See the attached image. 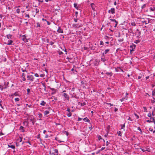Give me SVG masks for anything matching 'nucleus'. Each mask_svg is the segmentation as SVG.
<instances>
[{
  "label": "nucleus",
  "instance_id": "e433bc0d",
  "mask_svg": "<svg viewBox=\"0 0 155 155\" xmlns=\"http://www.w3.org/2000/svg\"><path fill=\"white\" fill-rule=\"evenodd\" d=\"M74 7L76 8H78V7H77V4L76 3H74Z\"/></svg>",
  "mask_w": 155,
  "mask_h": 155
},
{
  "label": "nucleus",
  "instance_id": "b1692460",
  "mask_svg": "<svg viewBox=\"0 0 155 155\" xmlns=\"http://www.w3.org/2000/svg\"><path fill=\"white\" fill-rule=\"evenodd\" d=\"M120 126L121 127V129L124 128L125 127V123L123 124H120Z\"/></svg>",
  "mask_w": 155,
  "mask_h": 155
},
{
  "label": "nucleus",
  "instance_id": "72a5a7b5",
  "mask_svg": "<svg viewBox=\"0 0 155 155\" xmlns=\"http://www.w3.org/2000/svg\"><path fill=\"white\" fill-rule=\"evenodd\" d=\"M150 10L151 11H154L155 10V8L154 7L153 8H150Z\"/></svg>",
  "mask_w": 155,
  "mask_h": 155
},
{
  "label": "nucleus",
  "instance_id": "864d4df0",
  "mask_svg": "<svg viewBox=\"0 0 155 155\" xmlns=\"http://www.w3.org/2000/svg\"><path fill=\"white\" fill-rule=\"evenodd\" d=\"M135 23L134 22H133L131 23V25L135 26Z\"/></svg>",
  "mask_w": 155,
  "mask_h": 155
},
{
  "label": "nucleus",
  "instance_id": "0eeeda50",
  "mask_svg": "<svg viewBox=\"0 0 155 155\" xmlns=\"http://www.w3.org/2000/svg\"><path fill=\"white\" fill-rule=\"evenodd\" d=\"M50 89L53 91V92L51 93V94L53 95L55 94L56 92V89L54 88H51L50 87H49Z\"/></svg>",
  "mask_w": 155,
  "mask_h": 155
},
{
  "label": "nucleus",
  "instance_id": "69168bd1",
  "mask_svg": "<svg viewBox=\"0 0 155 155\" xmlns=\"http://www.w3.org/2000/svg\"><path fill=\"white\" fill-rule=\"evenodd\" d=\"M82 120V118H81L79 117L78 118V121H80L81 120Z\"/></svg>",
  "mask_w": 155,
  "mask_h": 155
},
{
  "label": "nucleus",
  "instance_id": "f704fd0d",
  "mask_svg": "<svg viewBox=\"0 0 155 155\" xmlns=\"http://www.w3.org/2000/svg\"><path fill=\"white\" fill-rule=\"evenodd\" d=\"M101 61H102L103 62H104L105 61L106 59L104 58H101Z\"/></svg>",
  "mask_w": 155,
  "mask_h": 155
},
{
  "label": "nucleus",
  "instance_id": "5fc2aeb1",
  "mask_svg": "<svg viewBox=\"0 0 155 155\" xmlns=\"http://www.w3.org/2000/svg\"><path fill=\"white\" fill-rule=\"evenodd\" d=\"M67 111H68V112H70V109L69 107L66 110Z\"/></svg>",
  "mask_w": 155,
  "mask_h": 155
},
{
  "label": "nucleus",
  "instance_id": "2eb2a0df",
  "mask_svg": "<svg viewBox=\"0 0 155 155\" xmlns=\"http://www.w3.org/2000/svg\"><path fill=\"white\" fill-rule=\"evenodd\" d=\"M29 120H30V121H31L32 124H33L34 125V118H33L32 117H31V118H29Z\"/></svg>",
  "mask_w": 155,
  "mask_h": 155
},
{
  "label": "nucleus",
  "instance_id": "f3484780",
  "mask_svg": "<svg viewBox=\"0 0 155 155\" xmlns=\"http://www.w3.org/2000/svg\"><path fill=\"white\" fill-rule=\"evenodd\" d=\"M8 147L11 148L12 149H15V147L14 145H8Z\"/></svg>",
  "mask_w": 155,
  "mask_h": 155
},
{
  "label": "nucleus",
  "instance_id": "bb28decb",
  "mask_svg": "<svg viewBox=\"0 0 155 155\" xmlns=\"http://www.w3.org/2000/svg\"><path fill=\"white\" fill-rule=\"evenodd\" d=\"M110 51V49H106L104 51V53L105 54H107V53H108Z\"/></svg>",
  "mask_w": 155,
  "mask_h": 155
},
{
  "label": "nucleus",
  "instance_id": "ea45409f",
  "mask_svg": "<svg viewBox=\"0 0 155 155\" xmlns=\"http://www.w3.org/2000/svg\"><path fill=\"white\" fill-rule=\"evenodd\" d=\"M143 109H144V110L145 112H146L147 111V108L145 107H143Z\"/></svg>",
  "mask_w": 155,
  "mask_h": 155
},
{
  "label": "nucleus",
  "instance_id": "9b49d317",
  "mask_svg": "<svg viewBox=\"0 0 155 155\" xmlns=\"http://www.w3.org/2000/svg\"><path fill=\"white\" fill-rule=\"evenodd\" d=\"M83 120L85 122H90V120L87 118V117H86L83 119Z\"/></svg>",
  "mask_w": 155,
  "mask_h": 155
},
{
  "label": "nucleus",
  "instance_id": "de8ad7c7",
  "mask_svg": "<svg viewBox=\"0 0 155 155\" xmlns=\"http://www.w3.org/2000/svg\"><path fill=\"white\" fill-rule=\"evenodd\" d=\"M15 101H19V99L18 98H15Z\"/></svg>",
  "mask_w": 155,
  "mask_h": 155
},
{
  "label": "nucleus",
  "instance_id": "393cba45",
  "mask_svg": "<svg viewBox=\"0 0 155 155\" xmlns=\"http://www.w3.org/2000/svg\"><path fill=\"white\" fill-rule=\"evenodd\" d=\"M42 21L43 22L44 24H46L47 22V21L45 19L43 18L42 19Z\"/></svg>",
  "mask_w": 155,
  "mask_h": 155
},
{
  "label": "nucleus",
  "instance_id": "cd10ccee",
  "mask_svg": "<svg viewBox=\"0 0 155 155\" xmlns=\"http://www.w3.org/2000/svg\"><path fill=\"white\" fill-rule=\"evenodd\" d=\"M21 70L24 73V72H27V71H26V68H25V69H23V68H21Z\"/></svg>",
  "mask_w": 155,
  "mask_h": 155
},
{
  "label": "nucleus",
  "instance_id": "9d476101",
  "mask_svg": "<svg viewBox=\"0 0 155 155\" xmlns=\"http://www.w3.org/2000/svg\"><path fill=\"white\" fill-rule=\"evenodd\" d=\"M46 104V102H45L44 101H41L40 105L42 106H45Z\"/></svg>",
  "mask_w": 155,
  "mask_h": 155
},
{
  "label": "nucleus",
  "instance_id": "4468645a",
  "mask_svg": "<svg viewBox=\"0 0 155 155\" xmlns=\"http://www.w3.org/2000/svg\"><path fill=\"white\" fill-rule=\"evenodd\" d=\"M126 118L127 119L129 120L130 121H132L133 120L129 116H127L126 117Z\"/></svg>",
  "mask_w": 155,
  "mask_h": 155
},
{
  "label": "nucleus",
  "instance_id": "052dcab7",
  "mask_svg": "<svg viewBox=\"0 0 155 155\" xmlns=\"http://www.w3.org/2000/svg\"><path fill=\"white\" fill-rule=\"evenodd\" d=\"M24 127L22 126H21L20 127V130H23Z\"/></svg>",
  "mask_w": 155,
  "mask_h": 155
},
{
  "label": "nucleus",
  "instance_id": "a878e982",
  "mask_svg": "<svg viewBox=\"0 0 155 155\" xmlns=\"http://www.w3.org/2000/svg\"><path fill=\"white\" fill-rule=\"evenodd\" d=\"M57 32L58 33H63V30H57Z\"/></svg>",
  "mask_w": 155,
  "mask_h": 155
},
{
  "label": "nucleus",
  "instance_id": "473e14b6",
  "mask_svg": "<svg viewBox=\"0 0 155 155\" xmlns=\"http://www.w3.org/2000/svg\"><path fill=\"white\" fill-rule=\"evenodd\" d=\"M30 92V89L29 88H28L27 89V94H29Z\"/></svg>",
  "mask_w": 155,
  "mask_h": 155
},
{
  "label": "nucleus",
  "instance_id": "6e6552de",
  "mask_svg": "<svg viewBox=\"0 0 155 155\" xmlns=\"http://www.w3.org/2000/svg\"><path fill=\"white\" fill-rule=\"evenodd\" d=\"M141 150L143 152L146 151H148V152H150V149H148L147 148H146V147H145L143 149H141Z\"/></svg>",
  "mask_w": 155,
  "mask_h": 155
},
{
  "label": "nucleus",
  "instance_id": "aec40b11",
  "mask_svg": "<svg viewBox=\"0 0 155 155\" xmlns=\"http://www.w3.org/2000/svg\"><path fill=\"white\" fill-rule=\"evenodd\" d=\"M91 6L93 10H94L95 9V5L94 3H92L91 4Z\"/></svg>",
  "mask_w": 155,
  "mask_h": 155
},
{
  "label": "nucleus",
  "instance_id": "c03bdc74",
  "mask_svg": "<svg viewBox=\"0 0 155 155\" xmlns=\"http://www.w3.org/2000/svg\"><path fill=\"white\" fill-rule=\"evenodd\" d=\"M18 140L19 141V142H21L22 141V138L21 137H20L18 139Z\"/></svg>",
  "mask_w": 155,
  "mask_h": 155
},
{
  "label": "nucleus",
  "instance_id": "bf43d9fd",
  "mask_svg": "<svg viewBox=\"0 0 155 155\" xmlns=\"http://www.w3.org/2000/svg\"><path fill=\"white\" fill-rule=\"evenodd\" d=\"M98 138L99 140H100L101 139H102V137L101 136H99L98 137Z\"/></svg>",
  "mask_w": 155,
  "mask_h": 155
},
{
  "label": "nucleus",
  "instance_id": "c9c22d12",
  "mask_svg": "<svg viewBox=\"0 0 155 155\" xmlns=\"http://www.w3.org/2000/svg\"><path fill=\"white\" fill-rule=\"evenodd\" d=\"M150 119L152 120V121H153V122H154V123L155 124V120H154V118L153 117H152L150 118Z\"/></svg>",
  "mask_w": 155,
  "mask_h": 155
},
{
  "label": "nucleus",
  "instance_id": "412c9836",
  "mask_svg": "<svg viewBox=\"0 0 155 155\" xmlns=\"http://www.w3.org/2000/svg\"><path fill=\"white\" fill-rule=\"evenodd\" d=\"M112 21H113L115 22L116 23L115 25H114V27H116V26H117V24L118 23V22H117L115 19H113L112 20Z\"/></svg>",
  "mask_w": 155,
  "mask_h": 155
},
{
  "label": "nucleus",
  "instance_id": "0e129e2a",
  "mask_svg": "<svg viewBox=\"0 0 155 155\" xmlns=\"http://www.w3.org/2000/svg\"><path fill=\"white\" fill-rule=\"evenodd\" d=\"M100 45H104V42H103V41H100Z\"/></svg>",
  "mask_w": 155,
  "mask_h": 155
},
{
  "label": "nucleus",
  "instance_id": "3c124183",
  "mask_svg": "<svg viewBox=\"0 0 155 155\" xmlns=\"http://www.w3.org/2000/svg\"><path fill=\"white\" fill-rule=\"evenodd\" d=\"M22 40L23 41V40H25L26 38V36H25V35H24L22 36Z\"/></svg>",
  "mask_w": 155,
  "mask_h": 155
},
{
  "label": "nucleus",
  "instance_id": "423d86ee",
  "mask_svg": "<svg viewBox=\"0 0 155 155\" xmlns=\"http://www.w3.org/2000/svg\"><path fill=\"white\" fill-rule=\"evenodd\" d=\"M115 9L114 8H111L110 10L108 11V12L109 13H112L114 14L115 13Z\"/></svg>",
  "mask_w": 155,
  "mask_h": 155
},
{
  "label": "nucleus",
  "instance_id": "f257e3e1",
  "mask_svg": "<svg viewBox=\"0 0 155 155\" xmlns=\"http://www.w3.org/2000/svg\"><path fill=\"white\" fill-rule=\"evenodd\" d=\"M27 80L33 82L34 81V77L32 75H27Z\"/></svg>",
  "mask_w": 155,
  "mask_h": 155
},
{
  "label": "nucleus",
  "instance_id": "49530a36",
  "mask_svg": "<svg viewBox=\"0 0 155 155\" xmlns=\"http://www.w3.org/2000/svg\"><path fill=\"white\" fill-rule=\"evenodd\" d=\"M151 115H152L150 113L148 114L147 115L148 116L150 117V118L152 117Z\"/></svg>",
  "mask_w": 155,
  "mask_h": 155
},
{
  "label": "nucleus",
  "instance_id": "c85d7f7f",
  "mask_svg": "<svg viewBox=\"0 0 155 155\" xmlns=\"http://www.w3.org/2000/svg\"><path fill=\"white\" fill-rule=\"evenodd\" d=\"M38 116H39V118H41L42 117H43V115H42V114L40 113H38Z\"/></svg>",
  "mask_w": 155,
  "mask_h": 155
},
{
  "label": "nucleus",
  "instance_id": "4d7b16f0",
  "mask_svg": "<svg viewBox=\"0 0 155 155\" xmlns=\"http://www.w3.org/2000/svg\"><path fill=\"white\" fill-rule=\"evenodd\" d=\"M25 17H27L28 18H30V16L28 14H27L26 13H25Z\"/></svg>",
  "mask_w": 155,
  "mask_h": 155
},
{
  "label": "nucleus",
  "instance_id": "2f4dec72",
  "mask_svg": "<svg viewBox=\"0 0 155 155\" xmlns=\"http://www.w3.org/2000/svg\"><path fill=\"white\" fill-rule=\"evenodd\" d=\"M67 115L68 117H70L72 115V113L70 112H69L68 114H67Z\"/></svg>",
  "mask_w": 155,
  "mask_h": 155
},
{
  "label": "nucleus",
  "instance_id": "4be33fe9",
  "mask_svg": "<svg viewBox=\"0 0 155 155\" xmlns=\"http://www.w3.org/2000/svg\"><path fill=\"white\" fill-rule=\"evenodd\" d=\"M42 84L43 86L44 87V90H45V91H46V87L45 86V83H42Z\"/></svg>",
  "mask_w": 155,
  "mask_h": 155
},
{
  "label": "nucleus",
  "instance_id": "f03ea898",
  "mask_svg": "<svg viewBox=\"0 0 155 155\" xmlns=\"http://www.w3.org/2000/svg\"><path fill=\"white\" fill-rule=\"evenodd\" d=\"M136 47V45L133 43L130 46V47L131 48V49H130V53H132V52L134 51V49H135Z\"/></svg>",
  "mask_w": 155,
  "mask_h": 155
},
{
  "label": "nucleus",
  "instance_id": "1a4fd4ad",
  "mask_svg": "<svg viewBox=\"0 0 155 155\" xmlns=\"http://www.w3.org/2000/svg\"><path fill=\"white\" fill-rule=\"evenodd\" d=\"M13 41L12 40H8L7 43V45H12V43H13Z\"/></svg>",
  "mask_w": 155,
  "mask_h": 155
},
{
  "label": "nucleus",
  "instance_id": "39448f33",
  "mask_svg": "<svg viewBox=\"0 0 155 155\" xmlns=\"http://www.w3.org/2000/svg\"><path fill=\"white\" fill-rule=\"evenodd\" d=\"M25 74L24 73H23L21 75V78H22V80L23 81H25L26 80V79L25 78Z\"/></svg>",
  "mask_w": 155,
  "mask_h": 155
},
{
  "label": "nucleus",
  "instance_id": "774afa93",
  "mask_svg": "<svg viewBox=\"0 0 155 155\" xmlns=\"http://www.w3.org/2000/svg\"><path fill=\"white\" fill-rule=\"evenodd\" d=\"M26 105L27 106H28V107H31V105H29L28 104H26Z\"/></svg>",
  "mask_w": 155,
  "mask_h": 155
},
{
  "label": "nucleus",
  "instance_id": "dca6fc26",
  "mask_svg": "<svg viewBox=\"0 0 155 155\" xmlns=\"http://www.w3.org/2000/svg\"><path fill=\"white\" fill-rule=\"evenodd\" d=\"M49 113V112L48 110H45L44 112V114L45 115L48 114Z\"/></svg>",
  "mask_w": 155,
  "mask_h": 155
},
{
  "label": "nucleus",
  "instance_id": "6e6d98bb",
  "mask_svg": "<svg viewBox=\"0 0 155 155\" xmlns=\"http://www.w3.org/2000/svg\"><path fill=\"white\" fill-rule=\"evenodd\" d=\"M155 95V90H154L152 92V95Z\"/></svg>",
  "mask_w": 155,
  "mask_h": 155
},
{
  "label": "nucleus",
  "instance_id": "c756f323",
  "mask_svg": "<svg viewBox=\"0 0 155 155\" xmlns=\"http://www.w3.org/2000/svg\"><path fill=\"white\" fill-rule=\"evenodd\" d=\"M36 25H37V26H36L37 28H38V27H39V28L40 27V24L39 23V22L37 23Z\"/></svg>",
  "mask_w": 155,
  "mask_h": 155
},
{
  "label": "nucleus",
  "instance_id": "f8f14e48",
  "mask_svg": "<svg viewBox=\"0 0 155 155\" xmlns=\"http://www.w3.org/2000/svg\"><path fill=\"white\" fill-rule=\"evenodd\" d=\"M104 39L107 41H109L110 38H111V37H109L107 36H104Z\"/></svg>",
  "mask_w": 155,
  "mask_h": 155
},
{
  "label": "nucleus",
  "instance_id": "4c0bfd02",
  "mask_svg": "<svg viewBox=\"0 0 155 155\" xmlns=\"http://www.w3.org/2000/svg\"><path fill=\"white\" fill-rule=\"evenodd\" d=\"M67 59H68V61L70 63H72V62H71V58H67Z\"/></svg>",
  "mask_w": 155,
  "mask_h": 155
},
{
  "label": "nucleus",
  "instance_id": "a19ab883",
  "mask_svg": "<svg viewBox=\"0 0 155 155\" xmlns=\"http://www.w3.org/2000/svg\"><path fill=\"white\" fill-rule=\"evenodd\" d=\"M124 41V39H123V38L120 39H119L118 40V41L119 42H122V41Z\"/></svg>",
  "mask_w": 155,
  "mask_h": 155
},
{
  "label": "nucleus",
  "instance_id": "e2e57ef3",
  "mask_svg": "<svg viewBox=\"0 0 155 155\" xmlns=\"http://www.w3.org/2000/svg\"><path fill=\"white\" fill-rule=\"evenodd\" d=\"M49 43H50V44L51 45H52L54 44V42L52 41L49 42Z\"/></svg>",
  "mask_w": 155,
  "mask_h": 155
},
{
  "label": "nucleus",
  "instance_id": "09e8293b",
  "mask_svg": "<svg viewBox=\"0 0 155 155\" xmlns=\"http://www.w3.org/2000/svg\"><path fill=\"white\" fill-rule=\"evenodd\" d=\"M140 41L139 40H136L134 41V43L136 44H137L139 43Z\"/></svg>",
  "mask_w": 155,
  "mask_h": 155
},
{
  "label": "nucleus",
  "instance_id": "58836bf2",
  "mask_svg": "<svg viewBox=\"0 0 155 155\" xmlns=\"http://www.w3.org/2000/svg\"><path fill=\"white\" fill-rule=\"evenodd\" d=\"M106 104L109 105L110 107L113 105V104H111L110 103H106Z\"/></svg>",
  "mask_w": 155,
  "mask_h": 155
},
{
  "label": "nucleus",
  "instance_id": "37998d69",
  "mask_svg": "<svg viewBox=\"0 0 155 155\" xmlns=\"http://www.w3.org/2000/svg\"><path fill=\"white\" fill-rule=\"evenodd\" d=\"M134 114L135 116L137 117V119H138L139 118V116L137 114L134 113Z\"/></svg>",
  "mask_w": 155,
  "mask_h": 155
},
{
  "label": "nucleus",
  "instance_id": "603ef678",
  "mask_svg": "<svg viewBox=\"0 0 155 155\" xmlns=\"http://www.w3.org/2000/svg\"><path fill=\"white\" fill-rule=\"evenodd\" d=\"M45 76V74H41L40 75V77H41L44 78Z\"/></svg>",
  "mask_w": 155,
  "mask_h": 155
},
{
  "label": "nucleus",
  "instance_id": "8fccbe9b",
  "mask_svg": "<svg viewBox=\"0 0 155 155\" xmlns=\"http://www.w3.org/2000/svg\"><path fill=\"white\" fill-rule=\"evenodd\" d=\"M55 152L57 153H58V150L57 149H55L54 150Z\"/></svg>",
  "mask_w": 155,
  "mask_h": 155
},
{
  "label": "nucleus",
  "instance_id": "a18cd8bd",
  "mask_svg": "<svg viewBox=\"0 0 155 155\" xmlns=\"http://www.w3.org/2000/svg\"><path fill=\"white\" fill-rule=\"evenodd\" d=\"M146 6V5L145 4H144L142 6L141 8L143 9Z\"/></svg>",
  "mask_w": 155,
  "mask_h": 155
},
{
  "label": "nucleus",
  "instance_id": "7c9ffc66",
  "mask_svg": "<svg viewBox=\"0 0 155 155\" xmlns=\"http://www.w3.org/2000/svg\"><path fill=\"white\" fill-rule=\"evenodd\" d=\"M80 104L81 105V106H83L85 105L86 104L85 102H84L83 103H80Z\"/></svg>",
  "mask_w": 155,
  "mask_h": 155
},
{
  "label": "nucleus",
  "instance_id": "ddd939ff",
  "mask_svg": "<svg viewBox=\"0 0 155 155\" xmlns=\"http://www.w3.org/2000/svg\"><path fill=\"white\" fill-rule=\"evenodd\" d=\"M117 69H119L121 71L123 72V70L121 69L120 67H117L116 68H115V71L117 72L119 71V70H117Z\"/></svg>",
  "mask_w": 155,
  "mask_h": 155
},
{
  "label": "nucleus",
  "instance_id": "20e7f679",
  "mask_svg": "<svg viewBox=\"0 0 155 155\" xmlns=\"http://www.w3.org/2000/svg\"><path fill=\"white\" fill-rule=\"evenodd\" d=\"M62 95L66 99L69 101V97L68 94L65 93H64Z\"/></svg>",
  "mask_w": 155,
  "mask_h": 155
},
{
  "label": "nucleus",
  "instance_id": "6ab92c4d",
  "mask_svg": "<svg viewBox=\"0 0 155 155\" xmlns=\"http://www.w3.org/2000/svg\"><path fill=\"white\" fill-rule=\"evenodd\" d=\"M12 35L10 34L7 35V37L8 39H11L12 38Z\"/></svg>",
  "mask_w": 155,
  "mask_h": 155
},
{
  "label": "nucleus",
  "instance_id": "79ce46f5",
  "mask_svg": "<svg viewBox=\"0 0 155 155\" xmlns=\"http://www.w3.org/2000/svg\"><path fill=\"white\" fill-rule=\"evenodd\" d=\"M20 12V9H19V8H17V9H16V12L17 13L19 14Z\"/></svg>",
  "mask_w": 155,
  "mask_h": 155
},
{
  "label": "nucleus",
  "instance_id": "338daca9",
  "mask_svg": "<svg viewBox=\"0 0 155 155\" xmlns=\"http://www.w3.org/2000/svg\"><path fill=\"white\" fill-rule=\"evenodd\" d=\"M137 129L138 130H140L141 132V133L142 132V130H141V129H140V127H139Z\"/></svg>",
  "mask_w": 155,
  "mask_h": 155
},
{
  "label": "nucleus",
  "instance_id": "5701e85b",
  "mask_svg": "<svg viewBox=\"0 0 155 155\" xmlns=\"http://www.w3.org/2000/svg\"><path fill=\"white\" fill-rule=\"evenodd\" d=\"M118 135L120 136H121V132L120 131H118L117 132Z\"/></svg>",
  "mask_w": 155,
  "mask_h": 155
},
{
  "label": "nucleus",
  "instance_id": "13d9d810",
  "mask_svg": "<svg viewBox=\"0 0 155 155\" xmlns=\"http://www.w3.org/2000/svg\"><path fill=\"white\" fill-rule=\"evenodd\" d=\"M23 41L25 42H28V39L26 38H25V40H23Z\"/></svg>",
  "mask_w": 155,
  "mask_h": 155
},
{
  "label": "nucleus",
  "instance_id": "7ed1b4c3",
  "mask_svg": "<svg viewBox=\"0 0 155 155\" xmlns=\"http://www.w3.org/2000/svg\"><path fill=\"white\" fill-rule=\"evenodd\" d=\"M9 82L8 81H4V84L3 85V87H2L1 89V91H2L3 89H5L6 88L8 85L9 84Z\"/></svg>",
  "mask_w": 155,
  "mask_h": 155
},
{
  "label": "nucleus",
  "instance_id": "680f3d73",
  "mask_svg": "<svg viewBox=\"0 0 155 155\" xmlns=\"http://www.w3.org/2000/svg\"><path fill=\"white\" fill-rule=\"evenodd\" d=\"M89 128L90 130H92L93 128V127H92V126H91L90 127H89Z\"/></svg>",
  "mask_w": 155,
  "mask_h": 155
},
{
  "label": "nucleus",
  "instance_id": "a211bd4d",
  "mask_svg": "<svg viewBox=\"0 0 155 155\" xmlns=\"http://www.w3.org/2000/svg\"><path fill=\"white\" fill-rule=\"evenodd\" d=\"M106 74L107 75H109L110 76L113 75V73L111 72H106Z\"/></svg>",
  "mask_w": 155,
  "mask_h": 155
}]
</instances>
